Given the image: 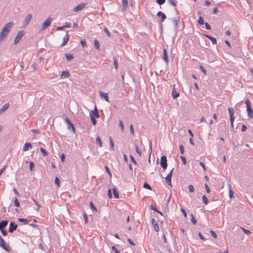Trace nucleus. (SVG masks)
Instances as JSON below:
<instances>
[{"instance_id": "nucleus-1", "label": "nucleus", "mask_w": 253, "mask_h": 253, "mask_svg": "<svg viewBox=\"0 0 253 253\" xmlns=\"http://www.w3.org/2000/svg\"><path fill=\"white\" fill-rule=\"evenodd\" d=\"M0 247L7 252H9V246L7 245L3 239L0 235Z\"/></svg>"}, {"instance_id": "nucleus-2", "label": "nucleus", "mask_w": 253, "mask_h": 253, "mask_svg": "<svg viewBox=\"0 0 253 253\" xmlns=\"http://www.w3.org/2000/svg\"><path fill=\"white\" fill-rule=\"evenodd\" d=\"M160 165L163 169L165 170L167 168V159L166 156H162L161 157Z\"/></svg>"}, {"instance_id": "nucleus-3", "label": "nucleus", "mask_w": 253, "mask_h": 253, "mask_svg": "<svg viewBox=\"0 0 253 253\" xmlns=\"http://www.w3.org/2000/svg\"><path fill=\"white\" fill-rule=\"evenodd\" d=\"M24 34L25 32L23 31H19L18 32L14 40V43L15 44H17L19 42V41H20L22 37L24 35Z\"/></svg>"}, {"instance_id": "nucleus-4", "label": "nucleus", "mask_w": 253, "mask_h": 253, "mask_svg": "<svg viewBox=\"0 0 253 253\" xmlns=\"http://www.w3.org/2000/svg\"><path fill=\"white\" fill-rule=\"evenodd\" d=\"M157 15L158 16L161 17V19L159 22V25L161 28L163 27L162 23L164 21V20L166 19L167 17L165 14H164L163 12L160 11L157 12Z\"/></svg>"}, {"instance_id": "nucleus-5", "label": "nucleus", "mask_w": 253, "mask_h": 253, "mask_svg": "<svg viewBox=\"0 0 253 253\" xmlns=\"http://www.w3.org/2000/svg\"><path fill=\"white\" fill-rule=\"evenodd\" d=\"M53 19L51 18L48 17L42 24V30L46 29L50 24Z\"/></svg>"}, {"instance_id": "nucleus-6", "label": "nucleus", "mask_w": 253, "mask_h": 253, "mask_svg": "<svg viewBox=\"0 0 253 253\" xmlns=\"http://www.w3.org/2000/svg\"><path fill=\"white\" fill-rule=\"evenodd\" d=\"M32 18V14L31 13L28 14L26 16V17L25 18V19L23 22V24H22L23 26L25 27L27 26H28V24H29V22L31 20Z\"/></svg>"}, {"instance_id": "nucleus-7", "label": "nucleus", "mask_w": 253, "mask_h": 253, "mask_svg": "<svg viewBox=\"0 0 253 253\" xmlns=\"http://www.w3.org/2000/svg\"><path fill=\"white\" fill-rule=\"evenodd\" d=\"M64 122L67 124L68 128L69 129H70L71 128L72 131L73 132H75V128L73 125V124L71 122L69 119L68 118H65V119L64 120Z\"/></svg>"}, {"instance_id": "nucleus-8", "label": "nucleus", "mask_w": 253, "mask_h": 253, "mask_svg": "<svg viewBox=\"0 0 253 253\" xmlns=\"http://www.w3.org/2000/svg\"><path fill=\"white\" fill-rule=\"evenodd\" d=\"M87 3H81L80 4H79L76 7H74L73 9L74 12H78L80 10H81L83 9L86 6Z\"/></svg>"}, {"instance_id": "nucleus-9", "label": "nucleus", "mask_w": 253, "mask_h": 253, "mask_svg": "<svg viewBox=\"0 0 253 253\" xmlns=\"http://www.w3.org/2000/svg\"><path fill=\"white\" fill-rule=\"evenodd\" d=\"M228 110L230 115V122H234L235 119L234 109L232 107H229Z\"/></svg>"}, {"instance_id": "nucleus-10", "label": "nucleus", "mask_w": 253, "mask_h": 253, "mask_svg": "<svg viewBox=\"0 0 253 253\" xmlns=\"http://www.w3.org/2000/svg\"><path fill=\"white\" fill-rule=\"evenodd\" d=\"M17 228V225L13 222H11L9 224L8 232L12 233L14 231L16 230Z\"/></svg>"}, {"instance_id": "nucleus-11", "label": "nucleus", "mask_w": 253, "mask_h": 253, "mask_svg": "<svg viewBox=\"0 0 253 253\" xmlns=\"http://www.w3.org/2000/svg\"><path fill=\"white\" fill-rule=\"evenodd\" d=\"M91 116H93L94 117L96 118H98L100 117V115L96 106L95 107L94 110L91 111V112L90 113V117H91Z\"/></svg>"}, {"instance_id": "nucleus-12", "label": "nucleus", "mask_w": 253, "mask_h": 253, "mask_svg": "<svg viewBox=\"0 0 253 253\" xmlns=\"http://www.w3.org/2000/svg\"><path fill=\"white\" fill-rule=\"evenodd\" d=\"M151 223L153 226V228L155 231H158L159 230V225L154 218H152L151 220Z\"/></svg>"}, {"instance_id": "nucleus-13", "label": "nucleus", "mask_w": 253, "mask_h": 253, "mask_svg": "<svg viewBox=\"0 0 253 253\" xmlns=\"http://www.w3.org/2000/svg\"><path fill=\"white\" fill-rule=\"evenodd\" d=\"M8 223V221L6 220H4L0 221V230L2 229H4L5 227L7 225Z\"/></svg>"}, {"instance_id": "nucleus-14", "label": "nucleus", "mask_w": 253, "mask_h": 253, "mask_svg": "<svg viewBox=\"0 0 253 253\" xmlns=\"http://www.w3.org/2000/svg\"><path fill=\"white\" fill-rule=\"evenodd\" d=\"M247 111L248 113V116L250 119H253V111L252 110V108L251 107H248L247 108Z\"/></svg>"}, {"instance_id": "nucleus-15", "label": "nucleus", "mask_w": 253, "mask_h": 253, "mask_svg": "<svg viewBox=\"0 0 253 253\" xmlns=\"http://www.w3.org/2000/svg\"><path fill=\"white\" fill-rule=\"evenodd\" d=\"M32 147V144L29 142H26L25 143L23 148V150L24 151H27L29 150L30 149H31Z\"/></svg>"}, {"instance_id": "nucleus-16", "label": "nucleus", "mask_w": 253, "mask_h": 253, "mask_svg": "<svg viewBox=\"0 0 253 253\" xmlns=\"http://www.w3.org/2000/svg\"><path fill=\"white\" fill-rule=\"evenodd\" d=\"M205 36L210 40L213 44H216L217 43L216 39L215 38L209 35H205Z\"/></svg>"}, {"instance_id": "nucleus-17", "label": "nucleus", "mask_w": 253, "mask_h": 253, "mask_svg": "<svg viewBox=\"0 0 253 253\" xmlns=\"http://www.w3.org/2000/svg\"><path fill=\"white\" fill-rule=\"evenodd\" d=\"M100 95L101 98H104V99L108 102H109L108 94L107 93L103 92H100Z\"/></svg>"}, {"instance_id": "nucleus-18", "label": "nucleus", "mask_w": 253, "mask_h": 253, "mask_svg": "<svg viewBox=\"0 0 253 253\" xmlns=\"http://www.w3.org/2000/svg\"><path fill=\"white\" fill-rule=\"evenodd\" d=\"M69 40V35L68 34H66L64 37L63 38V42L61 44V46H63L66 44Z\"/></svg>"}, {"instance_id": "nucleus-19", "label": "nucleus", "mask_w": 253, "mask_h": 253, "mask_svg": "<svg viewBox=\"0 0 253 253\" xmlns=\"http://www.w3.org/2000/svg\"><path fill=\"white\" fill-rule=\"evenodd\" d=\"M163 58L165 60V61H166V62L167 63H169L168 56L167 50L166 48L164 49Z\"/></svg>"}, {"instance_id": "nucleus-20", "label": "nucleus", "mask_w": 253, "mask_h": 253, "mask_svg": "<svg viewBox=\"0 0 253 253\" xmlns=\"http://www.w3.org/2000/svg\"><path fill=\"white\" fill-rule=\"evenodd\" d=\"M9 104L7 103L5 104L0 109V114L2 113L5 111H6L9 107Z\"/></svg>"}, {"instance_id": "nucleus-21", "label": "nucleus", "mask_w": 253, "mask_h": 253, "mask_svg": "<svg viewBox=\"0 0 253 253\" xmlns=\"http://www.w3.org/2000/svg\"><path fill=\"white\" fill-rule=\"evenodd\" d=\"M60 76L61 78H66L70 76V73L68 71H64L62 72Z\"/></svg>"}, {"instance_id": "nucleus-22", "label": "nucleus", "mask_w": 253, "mask_h": 253, "mask_svg": "<svg viewBox=\"0 0 253 253\" xmlns=\"http://www.w3.org/2000/svg\"><path fill=\"white\" fill-rule=\"evenodd\" d=\"M122 4H123V10H126L127 7V5H128V0H123Z\"/></svg>"}, {"instance_id": "nucleus-23", "label": "nucleus", "mask_w": 253, "mask_h": 253, "mask_svg": "<svg viewBox=\"0 0 253 253\" xmlns=\"http://www.w3.org/2000/svg\"><path fill=\"white\" fill-rule=\"evenodd\" d=\"M65 55L67 61H71L72 59L74 58V56L72 54L65 53Z\"/></svg>"}, {"instance_id": "nucleus-24", "label": "nucleus", "mask_w": 253, "mask_h": 253, "mask_svg": "<svg viewBox=\"0 0 253 253\" xmlns=\"http://www.w3.org/2000/svg\"><path fill=\"white\" fill-rule=\"evenodd\" d=\"M172 96L173 98H174V99L177 98L179 96V93L178 92H176L175 91L174 87L173 88V90L172 91Z\"/></svg>"}, {"instance_id": "nucleus-25", "label": "nucleus", "mask_w": 253, "mask_h": 253, "mask_svg": "<svg viewBox=\"0 0 253 253\" xmlns=\"http://www.w3.org/2000/svg\"><path fill=\"white\" fill-rule=\"evenodd\" d=\"M94 44L96 49L100 50V44L99 42L97 40L94 41Z\"/></svg>"}, {"instance_id": "nucleus-26", "label": "nucleus", "mask_w": 253, "mask_h": 253, "mask_svg": "<svg viewBox=\"0 0 253 253\" xmlns=\"http://www.w3.org/2000/svg\"><path fill=\"white\" fill-rule=\"evenodd\" d=\"M18 221L20 222L23 223L24 224H28L29 221L27 219L22 218H19L18 219Z\"/></svg>"}, {"instance_id": "nucleus-27", "label": "nucleus", "mask_w": 253, "mask_h": 253, "mask_svg": "<svg viewBox=\"0 0 253 253\" xmlns=\"http://www.w3.org/2000/svg\"><path fill=\"white\" fill-rule=\"evenodd\" d=\"M165 179H166V181L167 183L170 186H172V185H171V178L169 177V176H167L166 177Z\"/></svg>"}, {"instance_id": "nucleus-28", "label": "nucleus", "mask_w": 253, "mask_h": 253, "mask_svg": "<svg viewBox=\"0 0 253 253\" xmlns=\"http://www.w3.org/2000/svg\"><path fill=\"white\" fill-rule=\"evenodd\" d=\"M113 192L114 194V196L116 198H119V193L116 188L113 189Z\"/></svg>"}, {"instance_id": "nucleus-29", "label": "nucleus", "mask_w": 253, "mask_h": 253, "mask_svg": "<svg viewBox=\"0 0 253 253\" xmlns=\"http://www.w3.org/2000/svg\"><path fill=\"white\" fill-rule=\"evenodd\" d=\"M172 22L173 23V24H174V27H175V28L177 29V25H178V22L179 21V19H176V18H172Z\"/></svg>"}, {"instance_id": "nucleus-30", "label": "nucleus", "mask_w": 253, "mask_h": 253, "mask_svg": "<svg viewBox=\"0 0 253 253\" xmlns=\"http://www.w3.org/2000/svg\"><path fill=\"white\" fill-rule=\"evenodd\" d=\"M109 139H110V149L111 150H114V143L113 140V139H112V138L111 137H110Z\"/></svg>"}, {"instance_id": "nucleus-31", "label": "nucleus", "mask_w": 253, "mask_h": 253, "mask_svg": "<svg viewBox=\"0 0 253 253\" xmlns=\"http://www.w3.org/2000/svg\"><path fill=\"white\" fill-rule=\"evenodd\" d=\"M40 151L42 153L43 156L45 157L48 155V153L46 152L45 149L43 148H40Z\"/></svg>"}, {"instance_id": "nucleus-32", "label": "nucleus", "mask_w": 253, "mask_h": 253, "mask_svg": "<svg viewBox=\"0 0 253 253\" xmlns=\"http://www.w3.org/2000/svg\"><path fill=\"white\" fill-rule=\"evenodd\" d=\"M202 199H203V203H204V204L205 205H207L209 203V200H208L207 197L205 195H203L202 196Z\"/></svg>"}, {"instance_id": "nucleus-33", "label": "nucleus", "mask_w": 253, "mask_h": 253, "mask_svg": "<svg viewBox=\"0 0 253 253\" xmlns=\"http://www.w3.org/2000/svg\"><path fill=\"white\" fill-rule=\"evenodd\" d=\"M89 205H90V209H91L92 211H97V209L95 207V206L94 205L92 202H90Z\"/></svg>"}, {"instance_id": "nucleus-34", "label": "nucleus", "mask_w": 253, "mask_h": 253, "mask_svg": "<svg viewBox=\"0 0 253 253\" xmlns=\"http://www.w3.org/2000/svg\"><path fill=\"white\" fill-rule=\"evenodd\" d=\"M135 148L136 152L140 156H141V150H140V149L139 148L137 144L135 145Z\"/></svg>"}, {"instance_id": "nucleus-35", "label": "nucleus", "mask_w": 253, "mask_h": 253, "mask_svg": "<svg viewBox=\"0 0 253 253\" xmlns=\"http://www.w3.org/2000/svg\"><path fill=\"white\" fill-rule=\"evenodd\" d=\"M198 23L200 25H203L204 24V18L202 16H200L199 17V19L198 20Z\"/></svg>"}, {"instance_id": "nucleus-36", "label": "nucleus", "mask_w": 253, "mask_h": 253, "mask_svg": "<svg viewBox=\"0 0 253 253\" xmlns=\"http://www.w3.org/2000/svg\"><path fill=\"white\" fill-rule=\"evenodd\" d=\"M96 142L99 145V146L100 147H102V142L101 138L99 136H97V138H96Z\"/></svg>"}, {"instance_id": "nucleus-37", "label": "nucleus", "mask_w": 253, "mask_h": 253, "mask_svg": "<svg viewBox=\"0 0 253 253\" xmlns=\"http://www.w3.org/2000/svg\"><path fill=\"white\" fill-rule=\"evenodd\" d=\"M143 187L148 190H152L151 187L147 182L144 183Z\"/></svg>"}, {"instance_id": "nucleus-38", "label": "nucleus", "mask_w": 253, "mask_h": 253, "mask_svg": "<svg viewBox=\"0 0 253 253\" xmlns=\"http://www.w3.org/2000/svg\"><path fill=\"white\" fill-rule=\"evenodd\" d=\"M54 182L57 185L58 187L60 186V180L58 177L56 176L55 177Z\"/></svg>"}, {"instance_id": "nucleus-39", "label": "nucleus", "mask_w": 253, "mask_h": 253, "mask_svg": "<svg viewBox=\"0 0 253 253\" xmlns=\"http://www.w3.org/2000/svg\"><path fill=\"white\" fill-rule=\"evenodd\" d=\"M90 119H91V120L92 124L94 126H95L96 125V123H97V121L96 120L95 118L93 116H91Z\"/></svg>"}, {"instance_id": "nucleus-40", "label": "nucleus", "mask_w": 253, "mask_h": 253, "mask_svg": "<svg viewBox=\"0 0 253 253\" xmlns=\"http://www.w3.org/2000/svg\"><path fill=\"white\" fill-rule=\"evenodd\" d=\"M14 203L15 206H16V207H20V203H19V202L18 201L17 198H15V199L14 200Z\"/></svg>"}, {"instance_id": "nucleus-41", "label": "nucleus", "mask_w": 253, "mask_h": 253, "mask_svg": "<svg viewBox=\"0 0 253 253\" xmlns=\"http://www.w3.org/2000/svg\"><path fill=\"white\" fill-rule=\"evenodd\" d=\"M200 69L201 70V71L205 74V75H207V70H206V69L204 68V66H203L202 65H200Z\"/></svg>"}, {"instance_id": "nucleus-42", "label": "nucleus", "mask_w": 253, "mask_h": 253, "mask_svg": "<svg viewBox=\"0 0 253 253\" xmlns=\"http://www.w3.org/2000/svg\"><path fill=\"white\" fill-rule=\"evenodd\" d=\"M242 229L244 233L247 234V235H249L252 233L249 230L246 229L244 228H242Z\"/></svg>"}, {"instance_id": "nucleus-43", "label": "nucleus", "mask_w": 253, "mask_h": 253, "mask_svg": "<svg viewBox=\"0 0 253 253\" xmlns=\"http://www.w3.org/2000/svg\"><path fill=\"white\" fill-rule=\"evenodd\" d=\"M191 221H192V223L193 224L195 225L197 223L196 219L195 218L194 215L192 214H191Z\"/></svg>"}, {"instance_id": "nucleus-44", "label": "nucleus", "mask_w": 253, "mask_h": 253, "mask_svg": "<svg viewBox=\"0 0 253 253\" xmlns=\"http://www.w3.org/2000/svg\"><path fill=\"white\" fill-rule=\"evenodd\" d=\"M229 196L231 199H232L234 197V192L231 190V188H230L229 190Z\"/></svg>"}, {"instance_id": "nucleus-45", "label": "nucleus", "mask_w": 253, "mask_h": 253, "mask_svg": "<svg viewBox=\"0 0 253 253\" xmlns=\"http://www.w3.org/2000/svg\"><path fill=\"white\" fill-rule=\"evenodd\" d=\"M179 149L181 154H183L184 152V148L182 144L179 145Z\"/></svg>"}, {"instance_id": "nucleus-46", "label": "nucleus", "mask_w": 253, "mask_h": 253, "mask_svg": "<svg viewBox=\"0 0 253 253\" xmlns=\"http://www.w3.org/2000/svg\"><path fill=\"white\" fill-rule=\"evenodd\" d=\"M63 27H64V28H70L71 27V24L70 23L66 22L64 23V25H63Z\"/></svg>"}, {"instance_id": "nucleus-47", "label": "nucleus", "mask_w": 253, "mask_h": 253, "mask_svg": "<svg viewBox=\"0 0 253 253\" xmlns=\"http://www.w3.org/2000/svg\"><path fill=\"white\" fill-rule=\"evenodd\" d=\"M210 233L212 237H213L214 238H217V235L214 231L211 230Z\"/></svg>"}, {"instance_id": "nucleus-48", "label": "nucleus", "mask_w": 253, "mask_h": 253, "mask_svg": "<svg viewBox=\"0 0 253 253\" xmlns=\"http://www.w3.org/2000/svg\"><path fill=\"white\" fill-rule=\"evenodd\" d=\"M180 159L184 165L186 164V159L184 156H180Z\"/></svg>"}, {"instance_id": "nucleus-49", "label": "nucleus", "mask_w": 253, "mask_h": 253, "mask_svg": "<svg viewBox=\"0 0 253 253\" xmlns=\"http://www.w3.org/2000/svg\"><path fill=\"white\" fill-rule=\"evenodd\" d=\"M114 66L115 69H117L118 68V61L116 59L114 61Z\"/></svg>"}, {"instance_id": "nucleus-50", "label": "nucleus", "mask_w": 253, "mask_h": 253, "mask_svg": "<svg viewBox=\"0 0 253 253\" xmlns=\"http://www.w3.org/2000/svg\"><path fill=\"white\" fill-rule=\"evenodd\" d=\"M188 188L190 192H193L194 191V187L192 185H189Z\"/></svg>"}, {"instance_id": "nucleus-51", "label": "nucleus", "mask_w": 253, "mask_h": 253, "mask_svg": "<svg viewBox=\"0 0 253 253\" xmlns=\"http://www.w3.org/2000/svg\"><path fill=\"white\" fill-rule=\"evenodd\" d=\"M119 126H120V127L121 128V129L122 131L124 130V124H123V121H119Z\"/></svg>"}, {"instance_id": "nucleus-52", "label": "nucleus", "mask_w": 253, "mask_h": 253, "mask_svg": "<svg viewBox=\"0 0 253 253\" xmlns=\"http://www.w3.org/2000/svg\"><path fill=\"white\" fill-rule=\"evenodd\" d=\"M168 1L169 3H170L171 5L175 7L176 6V4L174 0H168Z\"/></svg>"}, {"instance_id": "nucleus-53", "label": "nucleus", "mask_w": 253, "mask_h": 253, "mask_svg": "<svg viewBox=\"0 0 253 253\" xmlns=\"http://www.w3.org/2000/svg\"><path fill=\"white\" fill-rule=\"evenodd\" d=\"M166 1V0H156L157 3L159 5L163 4Z\"/></svg>"}, {"instance_id": "nucleus-54", "label": "nucleus", "mask_w": 253, "mask_h": 253, "mask_svg": "<svg viewBox=\"0 0 253 253\" xmlns=\"http://www.w3.org/2000/svg\"><path fill=\"white\" fill-rule=\"evenodd\" d=\"M245 103L246 104V106H247V108H248V107H251V102H250V101L249 99H247L246 100V101H245Z\"/></svg>"}, {"instance_id": "nucleus-55", "label": "nucleus", "mask_w": 253, "mask_h": 253, "mask_svg": "<svg viewBox=\"0 0 253 253\" xmlns=\"http://www.w3.org/2000/svg\"><path fill=\"white\" fill-rule=\"evenodd\" d=\"M130 158L133 164L134 165L137 164V162L135 161L134 158L132 156H130Z\"/></svg>"}, {"instance_id": "nucleus-56", "label": "nucleus", "mask_w": 253, "mask_h": 253, "mask_svg": "<svg viewBox=\"0 0 253 253\" xmlns=\"http://www.w3.org/2000/svg\"><path fill=\"white\" fill-rule=\"evenodd\" d=\"M0 232L3 236H6L7 235V232L4 229L0 230Z\"/></svg>"}, {"instance_id": "nucleus-57", "label": "nucleus", "mask_w": 253, "mask_h": 253, "mask_svg": "<svg viewBox=\"0 0 253 253\" xmlns=\"http://www.w3.org/2000/svg\"><path fill=\"white\" fill-rule=\"evenodd\" d=\"M105 169L106 171L108 173V174H109L110 176H111V173L109 168L107 166H105Z\"/></svg>"}, {"instance_id": "nucleus-58", "label": "nucleus", "mask_w": 253, "mask_h": 253, "mask_svg": "<svg viewBox=\"0 0 253 253\" xmlns=\"http://www.w3.org/2000/svg\"><path fill=\"white\" fill-rule=\"evenodd\" d=\"M112 249L115 253H120V252L115 246H112Z\"/></svg>"}, {"instance_id": "nucleus-59", "label": "nucleus", "mask_w": 253, "mask_h": 253, "mask_svg": "<svg viewBox=\"0 0 253 253\" xmlns=\"http://www.w3.org/2000/svg\"><path fill=\"white\" fill-rule=\"evenodd\" d=\"M205 188H206V191H207L208 193H210V188H209V186L208 185V184H206H206H205Z\"/></svg>"}, {"instance_id": "nucleus-60", "label": "nucleus", "mask_w": 253, "mask_h": 253, "mask_svg": "<svg viewBox=\"0 0 253 253\" xmlns=\"http://www.w3.org/2000/svg\"><path fill=\"white\" fill-rule=\"evenodd\" d=\"M173 170H174V168H172L171 169V170L169 172V173H168L167 176H169V177L171 178L172 175V173H173Z\"/></svg>"}, {"instance_id": "nucleus-61", "label": "nucleus", "mask_w": 253, "mask_h": 253, "mask_svg": "<svg viewBox=\"0 0 253 253\" xmlns=\"http://www.w3.org/2000/svg\"><path fill=\"white\" fill-rule=\"evenodd\" d=\"M104 31L108 37H110V33L107 28H105L104 29Z\"/></svg>"}, {"instance_id": "nucleus-62", "label": "nucleus", "mask_w": 253, "mask_h": 253, "mask_svg": "<svg viewBox=\"0 0 253 253\" xmlns=\"http://www.w3.org/2000/svg\"><path fill=\"white\" fill-rule=\"evenodd\" d=\"M200 165L203 168V169L204 171L206 170V166H205V164L204 163L200 162Z\"/></svg>"}, {"instance_id": "nucleus-63", "label": "nucleus", "mask_w": 253, "mask_h": 253, "mask_svg": "<svg viewBox=\"0 0 253 253\" xmlns=\"http://www.w3.org/2000/svg\"><path fill=\"white\" fill-rule=\"evenodd\" d=\"M181 211L183 213L185 217H187V213L185 210L183 208H181Z\"/></svg>"}, {"instance_id": "nucleus-64", "label": "nucleus", "mask_w": 253, "mask_h": 253, "mask_svg": "<svg viewBox=\"0 0 253 253\" xmlns=\"http://www.w3.org/2000/svg\"><path fill=\"white\" fill-rule=\"evenodd\" d=\"M81 44L83 47L86 46V41L85 40H82L81 41Z\"/></svg>"}]
</instances>
